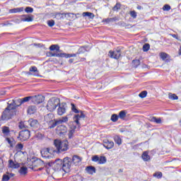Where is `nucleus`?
<instances>
[{
	"instance_id": "a878e982",
	"label": "nucleus",
	"mask_w": 181,
	"mask_h": 181,
	"mask_svg": "<svg viewBox=\"0 0 181 181\" xmlns=\"http://www.w3.org/2000/svg\"><path fill=\"white\" fill-rule=\"evenodd\" d=\"M86 170L89 173V175H93V173H95V168L93 166L87 167Z\"/></svg>"
},
{
	"instance_id": "393cba45",
	"label": "nucleus",
	"mask_w": 181,
	"mask_h": 181,
	"mask_svg": "<svg viewBox=\"0 0 181 181\" xmlns=\"http://www.w3.org/2000/svg\"><path fill=\"white\" fill-rule=\"evenodd\" d=\"M22 22H32L33 21V18L32 17H27L25 15H23L21 16Z\"/></svg>"
},
{
	"instance_id": "4468645a",
	"label": "nucleus",
	"mask_w": 181,
	"mask_h": 181,
	"mask_svg": "<svg viewBox=\"0 0 181 181\" xmlns=\"http://www.w3.org/2000/svg\"><path fill=\"white\" fill-rule=\"evenodd\" d=\"M54 170H63V160L58 158L53 163Z\"/></svg>"
},
{
	"instance_id": "6ab92c4d",
	"label": "nucleus",
	"mask_w": 181,
	"mask_h": 181,
	"mask_svg": "<svg viewBox=\"0 0 181 181\" xmlns=\"http://www.w3.org/2000/svg\"><path fill=\"white\" fill-rule=\"evenodd\" d=\"M28 124L32 128H37V127H39V122L37 119H30L28 120Z\"/></svg>"
},
{
	"instance_id": "603ef678",
	"label": "nucleus",
	"mask_w": 181,
	"mask_h": 181,
	"mask_svg": "<svg viewBox=\"0 0 181 181\" xmlns=\"http://www.w3.org/2000/svg\"><path fill=\"white\" fill-rule=\"evenodd\" d=\"M133 63L135 65V67H136L141 64V61L139 59H134L133 60Z\"/></svg>"
},
{
	"instance_id": "69168bd1",
	"label": "nucleus",
	"mask_w": 181,
	"mask_h": 181,
	"mask_svg": "<svg viewBox=\"0 0 181 181\" xmlns=\"http://www.w3.org/2000/svg\"><path fill=\"white\" fill-rule=\"evenodd\" d=\"M74 62V59H70L69 60V63H73Z\"/></svg>"
},
{
	"instance_id": "ea45409f",
	"label": "nucleus",
	"mask_w": 181,
	"mask_h": 181,
	"mask_svg": "<svg viewBox=\"0 0 181 181\" xmlns=\"http://www.w3.org/2000/svg\"><path fill=\"white\" fill-rule=\"evenodd\" d=\"M153 176L154 177H157V179H161L162 176H163V174L161 172H157V173H155Z\"/></svg>"
},
{
	"instance_id": "4c0bfd02",
	"label": "nucleus",
	"mask_w": 181,
	"mask_h": 181,
	"mask_svg": "<svg viewBox=\"0 0 181 181\" xmlns=\"http://www.w3.org/2000/svg\"><path fill=\"white\" fill-rule=\"evenodd\" d=\"M160 57L162 59V60H166V59L169 57V54H166L165 52H160Z\"/></svg>"
},
{
	"instance_id": "774afa93",
	"label": "nucleus",
	"mask_w": 181,
	"mask_h": 181,
	"mask_svg": "<svg viewBox=\"0 0 181 181\" xmlns=\"http://www.w3.org/2000/svg\"><path fill=\"white\" fill-rule=\"evenodd\" d=\"M179 54L181 56V46H180V49H179Z\"/></svg>"
},
{
	"instance_id": "39448f33",
	"label": "nucleus",
	"mask_w": 181,
	"mask_h": 181,
	"mask_svg": "<svg viewBox=\"0 0 181 181\" xmlns=\"http://www.w3.org/2000/svg\"><path fill=\"white\" fill-rule=\"evenodd\" d=\"M59 105H60V99L57 98H52L47 102V110L50 112L54 111Z\"/></svg>"
},
{
	"instance_id": "f3484780",
	"label": "nucleus",
	"mask_w": 181,
	"mask_h": 181,
	"mask_svg": "<svg viewBox=\"0 0 181 181\" xmlns=\"http://www.w3.org/2000/svg\"><path fill=\"white\" fill-rule=\"evenodd\" d=\"M103 146L104 148H106V149H112V148H114V141L105 139L103 141Z\"/></svg>"
},
{
	"instance_id": "7ed1b4c3",
	"label": "nucleus",
	"mask_w": 181,
	"mask_h": 181,
	"mask_svg": "<svg viewBox=\"0 0 181 181\" xmlns=\"http://www.w3.org/2000/svg\"><path fill=\"white\" fill-rule=\"evenodd\" d=\"M16 115V109H14L11 105H8L1 115V121H8L12 119V117Z\"/></svg>"
},
{
	"instance_id": "a19ab883",
	"label": "nucleus",
	"mask_w": 181,
	"mask_h": 181,
	"mask_svg": "<svg viewBox=\"0 0 181 181\" xmlns=\"http://www.w3.org/2000/svg\"><path fill=\"white\" fill-rule=\"evenodd\" d=\"M147 95L148 92L146 90H144L139 94V97H140V98H145V97H146Z\"/></svg>"
},
{
	"instance_id": "de8ad7c7",
	"label": "nucleus",
	"mask_w": 181,
	"mask_h": 181,
	"mask_svg": "<svg viewBox=\"0 0 181 181\" xmlns=\"http://www.w3.org/2000/svg\"><path fill=\"white\" fill-rule=\"evenodd\" d=\"M63 15H64V13H57L55 14V18L56 19H62L63 18Z\"/></svg>"
},
{
	"instance_id": "13d9d810",
	"label": "nucleus",
	"mask_w": 181,
	"mask_h": 181,
	"mask_svg": "<svg viewBox=\"0 0 181 181\" xmlns=\"http://www.w3.org/2000/svg\"><path fill=\"white\" fill-rule=\"evenodd\" d=\"M119 8H121V6H119V4H117L113 7V11H118V9H119Z\"/></svg>"
},
{
	"instance_id": "49530a36",
	"label": "nucleus",
	"mask_w": 181,
	"mask_h": 181,
	"mask_svg": "<svg viewBox=\"0 0 181 181\" xmlns=\"http://www.w3.org/2000/svg\"><path fill=\"white\" fill-rule=\"evenodd\" d=\"M54 124H55V127H57V125H59L60 124H63V122H62V119H59L57 120L54 119Z\"/></svg>"
},
{
	"instance_id": "37998d69",
	"label": "nucleus",
	"mask_w": 181,
	"mask_h": 181,
	"mask_svg": "<svg viewBox=\"0 0 181 181\" xmlns=\"http://www.w3.org/2000/svg\"><path fill=\"white\" fill-rule=\"evenodd\" d=\"M114 21H115V18H104L103 20V22H106V23H110V22H114Z\"/></svg>"
},
{
	"instance_id": "338daca9",
	"label": "nucleus",
	"mask_w": 181,
	"mask_h": 181,
	"mask_svg": "<svg viewBox=\"0 0 181 181\" xmlns=\"http://www.w3.org/2000/svg\"><path fill=\"white\" fill-rule=\"evenodd\" d=\"M137 9H139V10L142 9V6H137Z\"/></svg>"
},
{
	"instance_id": "6e6552de",
	"label": "nucleus",
	"mask_w": 181,
	"mask_h": 181,
	"mask_svg": "<svg viewBox=\"0 0 181 181\" xmlns=\"http://www.w3.org/2000/svg\"><path fill=\"white\" fill-rule=\"evenodd\" d=\"M19 139L23 142L25 141H28L29 138H30V132L28 129L23 130L19 133L18 137Z\"/></svg>"
},
{
	"instance_id": "ddd939ff",
	"label": "nucleus",
	"mask_w": 181,
	"mask_h": 181,
	"mask_svg": "<svg viewBox=\"0 0 181 181\" xmlns=\"http://www.w3.org/2000/svg\"><path fill=\"white\" fill-rule=\"evenodd\" d=\"M57 134L59 136H63L67 134V127L64 125H60L57 127Z\"/></svg>"
},
{
	"instance_id": "2eb2a0df",
	"label": "nucleus",
	"mask_w": 181,
	"mask_h": 181,
	"mask_svg": "<svg viewBox=\"0 0 181 181\" xmlns=\"http://www.w3.org/2000/svg\"><path fill=\"white\" fill-rule=\"evenodd\" d=\"M59 107L57 109L58 115H64L66 114V108H67L66 103H59Z\"/></svg>"
},
{
	"instance_id": "680f3d73",
	"label": "nucleus",
	"mask_w": 181,
	"mask_h": 181,
	"mask_svg": "<svg viewBox=\"0 0 181 181\" xmlns=\"http://www.w3.org/2000/svg\"><path fill=\"white\" fill-rule=\"evenodd\" d=\"M170 36H172L173 37H175L177 40H179V37H177V35L176 34H170Z\"/></svg>"
},
{
	"instance_id": "c9c22d12",
	"label": "nucleus",
	"mask_w": 181,
	"mask_h": 181,
	"mask_svg": "<svg viewBox=\"0 0 181 181\" xmlns=\"http://www.w3.org/2000/svg\"><path fill=\"white\" fill-rule=\"evenodd\" d=\"M30 71L35 73L34 76H37L39 71H37V68L36 66H31L29 69Z\"/></svg>"
},
{
	"instance_id": "3c124183",
	"label": "nucleus",
	"mask_w": 181,
	"mask_h": 181,
	"mask_svg": "<svg viewBox=\"0 0 181 181\" xmlns=\"http://www.w3.org/2000/svg\"><path fill=\"white\" fill-rule=\"evenodd\" d=\"M47 25L49 28H52V26H54V21L53 20H49L47 21Z\"/></svg>"
},
{
	"instance_id": "c756f323",
	"label": "nucleus",
	"mask_w": 181,
	"mask_h": 181,
	"mask_svg": "<svg viewBox=\"0 0 181 181\" xmlns=\"http://www.w3.org/2000/svg\"><path fill=\"white\" fill-rule=\"evenodd\" d=\"M35 163L34 167L46 166V165H45V162H43L42 160H37Z\"/></svg>"
},
{
	"instance_id": "79ce46f5",
	"label": "nucleus",
	"mask_w": 181,
	"mask_h": 181,
	"mask_svg": "<svg viewBox=\"0 0 181 181\" xmlns=\"http://www.w3.org/2000/svg\"><path fill=\"white\" fill-rule=\"evenodd\" d=\"M168 97L170 100H177L179 98L177 95H176V94H172V93H169Z\"/></svg>"
},
{
	"instance_id": "2f4dec72",
	"label": "nucleus",
	"mask_w": 181,
	"mask_h": 181,
	"mask_svg": "<svg viewBox=\"0 0 181 181\" xmlns=\"http://www.w3.org/2000/svg\"><path fill=\"white\" fill-rule=\"evenodd\" d=\"M6 140L7 141L8 144H10L11 148H13V145L16 144L15 140L13 139H9V138H6Z\"/></svg>"
},
{
	"instance_id": "0e129e2a",
	"label": "nucleus",
	"mask_w": 181,
	"mask_h": 181,
	"mask_svg": "<svg viewBox=\"0 0 181 181\" xmlns=\"http://www.w3.org/2000/svg\"><path fill=\"white\" fill-rule=\"evenodd\" d=\"M7 175H8V176H9V178H10V179H11V177H13V176H15L14 174H13V173H7Z\"/></svg>"
},
{
	"instance_id": "c03bdc74",
	"label": "nucleus",
	"mask_w": 181,
	"mask_h": 181,
	"mask_svg": "<svg viewBox=\"0 0 181 181\" xmlns=\"http://www.w3.org/2000/svg\"><path fill=\"white\" fill-rule=\"evenodd\" d=\"M151 46L149 45V44H145L144 46H143V50L144 52H148V50H149Z\"/></svg>"
},
{
	"instance_id": "cd10ccee",
	"label": "nucleus",
	"mask_w": 181,
	"mask_h": 181,
	"mask_svg": "<svg viewBox=\"0 0 181 181\" xmlns=\"http://www.w3.org/2000/svg\"><path fill=\"white\" fill-rule=\"evenodd\" d=\"M9 12L10 13H17V12H23V7L11 9Z\"/></svg>"
},
{
	"instance_id": "1a4fd4ad",
	"label": "nucleus",
	"mask_w": 181,
	"mask_h": 181,
	"mask_svg": "<svg viewBox=\"0 0 181 181\" xmlns=\"http://www.w3.org/2000/svg\"><path fill=\"white\" fill-rule=\"evenodd\" d=\"M54 152V150L50 148H42L41 150V155L42 158H52V153Z\"/></svg>"
},
{
	"instance_id": "4d7b16f0",
	"label": "nucleus",
	"mask_w": 181,
	"mask_h": 181,
	"mask_svg": "<svg viewBox=\"0 0 181 181\" xmlns=\"http://www.w3.org/2000/svg\"><path fill=\"white\" fill-rule=\"evenodd\" d=\"M61 119L62 120V123H63V122H67V121H69V117H67V116H66V117H62L61 118Z\"/></svg>"
},
{
	"instance_id": "0eeeda50",
	"label": "nucleus",
	"mask_w": 181,
	"mask_h": 181,
	"mask_svg": "<svg viewBox=\"0 0 181 181\" xmlns=\"http://www.w3.org/2000/svg\"><path fill=\"white\" fill-rule=\"evenodd\" d=\"M62 170H64L65 173H69V172H70V168H71V158L65 157L62 160Z\"/></svg>"
},
{
	"instance_id": "f704fd0d",
	"label": "nucleus",
	"mask_w": 181,
	"mask_h": 181,
	"mask_svg": "<svg viewBox=\"0 0 181 181\" xmlns=\"http://www.w3.org/2000/svg\"><path fill=\"white\" fill-rule=\"evenodd\" d=\"M32 101V96H28L23 98H21V103L25 104V103H28V101Z\"/></svg>"
},
{
	"instance_id": "4be33fe9",
	"label": "nucleus",
	"mask_w": 181,
	"mask_h": 181,
	"mask_svg": "<svg viewBox=\"0 0 181 181\" xmlns=\"http://www.w3.org/2000/svg\"><path fill=\"white\" fill-rule=\"evenodd\" d=\"M141 158H142L143 160H144V162H148V161L151 160V156L149 155H148L147 151H144L143 153V154L141 155Z\"/></svg>"
},
{
	"instance_id": "864d4df0",
	"label": "nucleus",
	"mask_w": 181,
	"mask_h": 181,
	"mask_svg": "<svg viewBox=\"0 0 181 181\" xmlns=\"http://www.w3.org/2000/svg\"><path fill=\"white\" fill-rule=\"evenodd\" d=\"M163 11H170V6L165 4L163 7Z\"/></svg>"
},
{
	"instance_id": "dca6fc26",
	"label": "nucleus",
	"mask_w": 181,
	"mask_h": 181,
	"mask_svg": "<svg viewBox=\"0 0 181 181\" xmlns=\"http://www.w3.org/2000/svg\"><path fill=\"white\" fill-rule=\"evenodd\" d=\"M21 101H22V99L13 100L12 103H8V105H11L14 110H16V107L22 105L23 103Z\"/></svg>"
},
{
	"instance_id": "aec40b11",
	"label": "nucleus",
	"mask_w": 181,
	"mask_h": 181,
	"mask_svg": "<svg viewBox=\"0 0 181 181\" xmlns=\"http://www.w3.org/2000/svg\"><path fill=\"white\" fill-rule=\"evenodd\" d=\"M8 167L11 169H18V168H19V163H18L16 161H13V160H9Z\"/></svg>"
},
{
	"instance_id": "09e8293b",
	"label": "nucleus",
	"mask_w": 181,
	"mask_h": 181,
	"mask_svg": "<svg viewBox=\"0 0 181 181\" xmlns=\"http://www.w3.org/2000/svg\"><path fill=\"white\" fill-rule=\"evenodd\" d=\"M64 16H66V15H67V16H69V18H71V19H74L75 15L73 13H64Z\"/></svg>"
},
{
	"instance_id": "f8f14e48",
	"label": "nucleus",
	"mask_w": 181,
	"mask_h": 181,
	"mask_svg": "<svg viewBox=\"0 0 181 181\" xmlns=\"http://www.w3.org/2000/svg\"><path fill=\"white\" fill-rule=\"evenodd\" d=\"M109 56L111 57V59H115L116 60H118V59L121 57V49H117L115 51H110Z\"/></svg>"
},
{
	"instance_id": "6e6d98bb",
	"label": "nucleus",
	"mask_w": 181,
	"mask_h": 181,
	"mask_svg": "<svg viewBox=\"0 0 181 181\" xmlns=\"http://www.w3.org/2000/svg\"><path fill=\"white\" fill-rule=\"evenodd\" d=\"M16 149H19L20 151H22L23 149V144H18L16 146Z\"/></svg>"
},
{
	"instance_id": "f257e3e1",
	"label": "nucleus",
	"mask_w": 181,
	"mask_h": 181,
	"mask_svg": "<svg viewBox=\"0 0 181 181\" xmlns=\"http://www.w3.org/2000/svg\"><path fill=\"white\" fill-rule=\"evenodd\" d=\"M49 50L51 52H47L46 53L47 57H65L66 59L76 57V54H70L66 53H59L60 52V47L57 45H51L49 47ZM54 50H55L56 52H52Z\"/></svg>"
},
{
	"instance_id": "b1692460",
	"label": "nucleus",
	"mask_w": 181,
	"mask_h": 181,
	"mask_svg": "<svg viewBox=\"0 0 181 181\" xmlns=\"http://www.w3.org/2000/svg\"><path fill=\"white\" fill-rule=\"evenodd\" d=\"M37 110V109L36 108V106L31 105V106L28 107V114H30L31 115L32 114H35V112H36Z\"/></svg>"
},
{
	"instance_id": "58836bf2",
	"label": "nucleus",
	"mask_w": 181,
	"mask_h": 181,
	"mask_svg": "<svg viewBox=\"0 0 181 181\" xmlns=\"http://www.w3.org/2000/svg\"><path fill=\"white\" fill-rule=\"evenodd\" d=\"M118 118H119V116L116 114H113L111 116V121H112V122H117V121H118Z\"/></svg>"
},
{
	"instance_id": "5701e85b",
	"label": "nucleus",
	"mask_w": 181,
	"mask_h": 181,
	"mask_svg": "<svg viewBox=\"0 0 181 181\" xmlns=\"http://www.w3.org/2000/svg\"><path fill=\"white\" fill-rule=\"evenodd\" d=\"M82 16L83 17L88 16V19H94V18H95V16L94 15V13L90 12H83L82 13Z\"/></svg>"
},
{
	"instance_id": "412c9836",
	"label": "nucleus",
	"mask_w": 181,
	"mask_h": 181,
	"mask_svg": "<svg viewBox=\"0 0 181 181\" xmlns=\"http://www.w3.org/2000/svg\"><path fill=\"white\" fill-rule=\"evenodd\" d=\"M2 134L4 136H9L11 135V129L8 127L4 126L1 127Z\"/></svg>"
},
{
	"instance_id": "bb28decb",
	"label": "nucleus",
	"mask_w": 181,
	"mask_h": 181,
	"mask_svg": "<svg viewBox=\"0 0 181 181\" xmlns=\"http://www.w3.org/2000/svg\"><path fill=\"white\" fill-rule=\"evenodd\" d=\"M149 121L156 122V124H162V119L160 118L157 119L155 117H150Z\"/></svg>"
},
{
	"instance_id": "e2e57ef3",
	"label": "nucleus",
	"mask_w": 181,
	"mask_h": 181,
	"mask_svg": "<svg viewBox=\"0 0 181 181\" xmlns=\"http://www.w3.org/2000/svg\"><path fill=\"white\" fill-rule=\"evenodd\" d=\"M5 94H6V90L0 91V95H5Z\"/></svg>"
},
{
	"instance_id": "8fccbe9b",
	"label": "nucleus",
	"mask_w": 181,
	"mask_h": 181,
	"mask_svg": "<svg viewBox=\"0 0 181 181\" xmlns=\"http://www.w3.org/2000/svg\"><path fill=\"white\" fill-rule=\"evenodd\" d=\"M9 179H11V178H9L8 173H6L3 175L2 181H8V180H9Z\"/></svg>"
},
{
	"instance_id": "a18cd8bd",
	"label": "nucleus",
	"mask_w": 181,
	"mask_h": 181,
	"mask_svg": "<svg viewBox=\"0 0 181 181\" xmlns=\"http://www.w3.org/2000/svg\"><path fill=\"white\" fill-rule=\"evenodd\" d=\"M25 11L27 13H32V12H33V8H32V7H26L25 9Z\"/></svg>"
},
{
	"instance_id": "20e7f679",
	"label": "nucleus",
	"mask_w": 181,
	"mask_h": 181,
	"mask_svg": "<svg viewBox=\"0 0 181 181\" xmlns=\"http://www.w3.org/2000/svg\"><path fill=\"white\" fill-rule=\"evenodd\" d=\"M71 110L73 111V112H75V114H78V115H74V122H76V124L78 127H80V119H81V118H86V115H84V113H83V111H80V110H77L76 105H74V103L71 104ZM79 112H80V115H78Z\"/></svg>"
},
{
	"instance_id": "9b49d317",
	"label": "nucleus",
	"mask_w": 181,
	"mask_h": 181,
	"mask_svg": "<svg viewBox=\"0 0 181 181\" xmlns=\"http://www.w3.org/2000/svg\"><path fill=\"white\" fill-rule=\"evenodd\" d=\"M31 101L33 104H40L45 101V97L42 95L31 96Z\"/></svg>"
},
{
	"instance_id": "473e14b6",
	"label": "nucleus",
	"mask_w": 181,
	"mask_h": 181,
	"mask_svg": "<svg viewBox=\"0 0 181 181\" xmlns=\"http://www.w3.org/2000/svg\"><path fill=\"white\" fill-rule=\"evenodd\" d=\"M118 117L119 118H120V119H124L125 117H127V112H125L124 110L120 111Z\"/></svg>"
},
{
	"instance_id": "c85d7f7f",
	"label": "nucleus",
	"mask_w": 181,
	"mask_h": 181,
	"mask_svg": "<svg viewBox=\"0 0 181 181\" xmlns=\"http://www.w3.org/2000/svg\"><path fill=\"white\" fill-rule=\"evenodd\" d=\"M77 127L76 126H74L73 127H71V129L69 130V138L71 139L73 138V135H74V132H76V129Z\"/></svg>"
},
{
	"instance_id": "f03ea898",
	"label": "nucleus",
	"mask_w": 181,
	"mask_h": 181,
	"mask_svg": "<svg viewBox=\"0 0 181 181\" xmlns=\"http://www.w3.org/2000/svg\"><path fill=\"white\" fill-rule=\"evenodd\" d=\"M54 145L56 148L54 151L57 152V153H61V152H66V151H69V141H67L55 139L54 141Z\"/></svg>"
},
{
	"instance_id": "7c9ffc66",
	"label": "nucleus",
	"mask_w": 181,
	"mask_h": 181,
	"mask_svg": "<svg viewBox=\"0 0 181 181\" xmlns=\"http://www.w3.org/2000/svg\"><path fill=\"white\" fill-rule=\"evenodd\" d=\"M86 51L87 49H86V47H81L78 49V52L75 54L76 56H77V54H81L83 53H86Z\"/></svg>"
},
{
	"instance_id": "bf43d9fd",
	"label": "nucleus",
	"mask_w": 181,
	"mask_h": 181,
	"mask_svg": "<svg viewBox=\"0 0 181 181\" xmlns=\"http://www.w3.org/2000/svg\"><path fill=\"white\" fill-rule=\"evenodd\" d=\"M53 163H54V162H49V163H47L46 164L45 166H46V168H47V166H49V167L53 166V167H54Z\"/></svg>"
},
{
	"instance_id": "72a5a7b5",
	"label": "nucleus",
	"mask_w": 181,
	"mask_h": 181,
	"mask_svg": "<svg viewBox=\"0 0 181 181\" xmlns=\"http://www.w3.org/2000/svg\"><path fill=\"white\" fill-rule=\"evenodd\" d=\"M20 175H26L28 173V168L26 167H21L19 170Z\"/></svg>"
},
{
	"instance_id": "9d476101",
	"label": "nucleus",
	"mask_w": 181,
	"mask_h": 181,
	"mask_svg": "<svg viewBox=\"0 0 181 181\" xmlns=\"http://www.w3.org/2000/svg\"><path fill=\"white\" fill-rule=\"evenodd\" d=\"M92 161L96 162L99 165H104L107 162V158L105 156L99 157L98 156H93L92 157Z\"/></svg>"
},
{
	"instance_id": "a211bd4d",
	"label": "nucleus",
	"mask_w": 181,
	"mask_h": 181,
	"mask_svg": "<svg viewBox=\"0 0 181 181\" xmlns=\"http://www.w3.org/2000/svg\"><path fill=\"white\" fill-rule=\"evenodd\" d=\"M82 160H83V158L77 155H75L72 157V163H74V165H75V166H78V165L81 163Z\"/></svg>"
},
{
	"instance_id": "e433bc0d",
	"label": "nucleus",
	"mask_w": 181,
	"mask_h": 181,
	"mask_svg": "<svg viewBox=\"0 0 181 181\" xmlns=\"http://www.w3.org/2000/svg\"><path fill=\"white\" fill-rule=\"evenodd\" d=\"M114 140H115V142L117 144V145H121V144H122V140L118 136H115Z\"/></svg>"
},
{
	"instance_id": "052dcab7",
	"label": "nucleus",
	"mask_w": 181,
	"mask_h": 181,
	"mask_svg": "<svg viewBox=\"0 0 181 181\" xmlns=\"http://www.w3.org/2000/svg\"><path fill=\"white\" fill-rule=\"evenodd\" d=\"M18 127H19V128H20L21 129L25 128V125H23V123H22V122H20Z\"/></svg>"
},
{
	"instance_id": "5fc2aeb1",
	"label": "nucleus",
	"mask_w": 181,
	"mask_h": 181,
	"mask_svg": "<svg viewBox=\"0 0 181 181\" xmlns=\"http://www.w3.org/2000/svg\"><path fill=\"white\" fill-rule=\"evenodd\" d=\"M130 16L132 18H134V19L136 18V12L135 11H130Z\"/></svg>"
},
{
	"instance_id": "423d86ee",
	"label": "nucleus",
	"mask_w": 181,
	"mask_h": 181,
	"mask_svg": "<svg viewBox=\"0 0 181 181\" xmlns=\"http://www.w3.org/2000/svg\"><path fill=\"white\" fill-rule=\"evenodd\" d=\"M44 121L48 124V127L50 129L56 127V123H54V115L52 113L45 115L44 117Z\"/></svg>"
}]
</instances>
